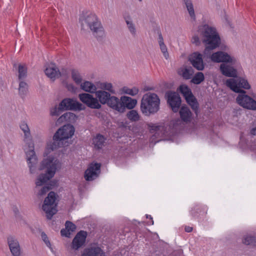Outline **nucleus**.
I'll return each mask as SVG.
<instances>
[{
	"mask_svg": "<svg viewBox=\"0 0 256 256\" xmlns=\"http://www.w3.org/2000/svg\"><path fill=\"white\" fill-rule=\"evenodd\" d=\"M194 71L192 68L190 67V68H184L182 70V78L185 80H189L191 78Z\"/></svg>",
	"mask_w": 256,
	"mask_h": 256,
	"instance_id": "34",
	"label": "nucleus"
},
{
	"mask_svg": "<svg viewBox=\"0 0 256 256\" xmlns=\"http://www.w3.org/2000/svg\"><path fill=\"white\" fill-rule=\"evenodd\" d=\"M180 92L184 97L186 102L190 106L191 108L197 113L198 108V103L196 98L192 94L191 90L185 84L181 85L179 88Z\"/></svg>",
	"mask_w": 256,
	"mask_h": 256,
	"instance_id": "8",
	"label": "nucleus"
},
{
	"mask_svg": "<svg viewBox=\"0 0 256 256\" xmlns=\"http://www.w3.org/2000/svg\"><path fill=\"white\" fill-rule=\"evenodd\" d=\"M180 115L182 120L186 123L191 121L192 113L187 106H182L180 110Z\"/></svg>",
	"mask_w": 256,
	"mask_h": 256,
	"instance_id": "24",
	"label": "nucleus"
},
{
	"mask_svg": "<svg viewBox=\"0 0 256 256\" xmlns=\"http://www.w3.org/2000/svg\"><path fill=\"white\" fill-rule=\"evenodd\" d=\"M52 188L51 186H45L41 188L40 191L38 192V194L40 196H42L48 192Z\"/></svg>",
	"mask_w": 256,
	"mask_h": 256,
	"instance_id": "43",
	"label": "nucleus"
},
{
	"mask_svg": "<svg viewBox=\"0 0 256 256\" xmlns=\"http://www.w3.org/2000/svg\"><path fill=\"white\" fill-rule=\"evenodd\" d=\"M80 88L84 91L89 93L96 94V86L89 81H86L80 84Z\"/></svg>",
	"mask_w": 256,
	"mask_h": 256,
	"instance_id": "27",
	"label": "nucleus"
},
{
	"mask_svg": "<svg viewBox=\"0 0 256 256\" xmlns=\"http://www.w3.org/2000/svg\"><path fill=\"white\" fill-rule=\"evenodd\" d=\"M124 20L126 24V28L132 37L136 36V28L132 20V18L129 14L124 16Z\"/></svg>",
	"mask_w": 256,
	"mask_h": 256,
	"instance_id": "22",
	"label": "nucleus"
},
{
	"mask_svg": "<svg viewBox=\"0 0 256 256\" xmlns=\"http://www.w3.org/2000/svg\"><path fill=\"white\" fill-rule=\"evenodd\" d=\"M72 78L74 81L77 84H81L82 78L80 73L77 70H72Z\"/></svg>",
	"mask_w": 256,
	"mask_h": 256,
	"instance_id": "37",
	"label": "nucleus"
},
{
	"mask_svg": "<svg viewBox=\"0 0 256 256\" xmlns=\"http://www.w3.org/2000/svg\"><path fill=\"white\" fill-rule=\"evenodd\" d=\"M226 84L232 91L240 93L236 98L239 105L248 110H256V101L246 94V91L242 90H248L250 88L247 80L243 78H239L236 80L228 79L226 80Z\"/></svg>",
	"mask_w": 256,
	"mask_h": 256,
	"instance_id": "1",
	"label": "nucleus"
},
{
	"mask_svg": "<svg viewBox=\"0 0 256 256\" xmlns=\"http://www.w3.org/2000/svg\"><path fill=\"white\" fill-rule=\"evenodd\" d=\"M28 92V84L24 81H20L19 83L18 92L20 96L24 98Z\"/></svg>",
	"mask_w": 256,
	"mask_h": 256,
	"instance_id": "29",
	"label": "nucleus"
},
{
	"mask_svg": "<svg viewBox=\"0 0 256 256\" xmlns=\"http://www.w3.org/2000/svg\"><path fill=\"white\" fill-rule=\"evenodd\" d=\"M80 100L88 107L92 109H100L102 105L97 98L88 93H82L78 94Z\"/></svg>",
	"mask_w": 256,
	"mask_h": 256,
	"instance_id": "11",
	"label": "nucleus"
},
{
	"mask_svg": "<svg viewBox=\"0 0 256 256\" xmlns=\"http://www.w3.org/2000/svg\"><path fill=\"white\" fill-rule=\"evenodd\" d=\"M101 164L100 163L90 164L84 172V178L88 181L96 179L100 173Z\"/></svg>",
	"mask_w": 256,
	"mask_h": 256,
	"instance_id": "14",
	"label": "nucleus"
},
{
	"mask_svg": "<svg viewBox=\"0 0 256 256\" xmlns=\"http://www.w3.org/2000/svg\"><path fill=\"white\" fill-rule=\"evenodd\" d=\"M154 88L152 87L148 86H145L144 88V91H148L150 90H153Z\"/></svg>",
	"mask_w": 256,
	"mask_h": 256,
	"instance_id": "50",
	"label": "nucleus"
},
{
	"mask_svg": "<svg viewBox=\"0 0 256 256\" xmlns=\"http://www.w3.org/2000/svg\"><path fill=\"white\" fill-rule=\"evenodd\" d=\"M80 256H106V254L100 248L91 246L84 249Z\"/></svg>",
	"mask_w": 256,
	"mask_h": 256,
	"instance_id": "19",
	"label": "nucleus"
},
{
	"mask_svg": "<svg viewBox=\"0 0 256 256\" xmlns=\"http://www.w3.org/2000/svg\"><path fill=\"white\" fill-rule=\"evenodd\" d=\"M20 128L24 133V141L28 146V150L26 151V162L32 174H35L36 171L38 158L34 149V144L32 141L30 132L28 125L25 122L20 124Z\"/></svg>",
	"mask_w": 256,
	"mask_h": 256,
	"instance_id": "5",
	"label": "nucleus"
},
{
	"mask_svg": "<svg viewBox=\"0 0 256 256\" xmlns=\"http://www.w3.org/2000/svg\"><path fill=\"white\" fill-rule=\"evenodd\" d=\"M221 73L227 77L234 78L232 79L236 80L240 78L237 76V70L233 66L226 64H222L220 67Z\"/></svg>",
	"mask_w": 256,
	"mask_h": 256,
	"instance_id": "18",
	"label": "nucleus"
},
{
	"mask_svg": "<svg viewBox=\"0 0 256 256\" xmlns=\"http://www.w3.org/2000/svg\"><path fill=\"white\" fill-rule=\"evenodd\" d=\"M100 88L103 90H108L110 92H111L112 94H114L115 90L113 88L112 85L111 83L108 82H102L100 84Z\"/></svg>",
	"mask_w": 256,
	"mask_h": 256,
	"instance_id": "39",
	"label": "nucleus"
},
{
	"mask_svg": "<svg viewBox=\"0 0 256 256\" xmlns=\"http://www.w3.org/2000/svg\"><path fill=\"white\" fill-rule=\"evenodd\" d=\"M210 58L212 62L218 63L234 64L236 62L234 57L222 51H218L213 53Z\"/></svg>",
	"mask_w": 256,
	"mask_h": 256,
	"instance_id": "10",
	"label": "nucleus"
},
{
	"mask_svg": "<svg viewBox=\"0 0 256 256\" xmlns=\"http://www.w3.org/2000/svg\"><path fill=\"white\" fill-rule=\"evenodd\" d=\"M87 233L84 230H80L77 233L74 238L71 245L72 248L78 250L85 243Z\"/></svg>",
	"mask_w": 256,
	"mask_h": 256,
	"instance_id": "16",
	"label": "nucleus"
},
{
	"mask_svg": "<svg viewBox=\"0 0 256 256\" xmlns=\"http://www.w3.org/2000/svg\"><path fill=\"white\" fill-rule=\"evenodd\" d=\"M18 78L20 80L25 78L27 76V68L26 65L18 64Z\"/></svg>",
	"mask_w": 256,
	"mask_h": 256,
	"instance_id": "31",
	"label": "nucleus"
},
{
	"mask_svg": "<svg viewBox=\"0 0 256 256\" xmlns=\"http://www.w3.org/2000/svg\"><path fill=\"white\" fill-rule=\"evenodd\" d=\"M148 127L150 128L151 131L158 132L160 130L162 127L160 126H156L153 124H148Z\"/></svg>",
	"mask_w": 256,
	"mask_h": 256,
	"instance_id": "46",
	"label": "nucleus"
},
{
	"mask_svg": "<svg viewBox=\"0 0 256 256\" xmlns=\"http://www.w3.org/2000/svg\"><path fill=\"white\" fill-rule=\"evenodd\" d=\"M204 80V76L202 72H198L194 76L191 82L196 84H199Z\"/></svg>",
	"mask_w": 256,
	"mask_h": 256,
	"instance_id": "32",
	"label": "nucleus"
},
{
	"mask_svg": "<svg viewBox=\"0 0 256 256\" xmlns=\"http://www.w3.org/2000/svg\"><path fill=\"white\" fill-rule=\"evenodd\" d=\"M192 215L194 217L195 216V215H194L192 212Z\"/></svg>",
	"mask_w": 256,
	"mask_h": 256,
	"instance_id": "53",
	"label": "nucleus"
},
{
	"mask_svg": "<svg viewBox=\"0 0 256 256\" xmlns=\"http://www.w3.org/2000/svg\"><path fill=\"white\" fill-rule=\"evenodd\" d=\"M45 74L48 77L54 80L62 76L59 69L54 64H52L46 68Z\"/></svg>",
	"mask_w": 256,
	"mask_h": 256,
	"instance_id": "21",
	"label": "nucleus"
},
{
	"mask_svg": "<svg viewBox=\"0 0 256 256\" xmlns=\"http://www.w3.org/2000/svg\"><path fill=\"white\" fill-rule=\"evenodd\" d=\"M41 237L43 241L44 242L47 246H48L50 249L51 248V244L48 240V238L47 235L44 232H42L41 233Z\"/></svg>",
	"mask_w": 256,
	"mask_h": 256,
	"instance_id": "41",
	"label": "nucleus"
},
{
	"mask_svg": "<svg viewBox=\"0 0 256 256\" xmlns=\"http://www.w3.org/2000/svg\"><path fill=\"white\" fill-rule=\"evenodd\" d=\"M62 140L58 138H55L54 135L53 136V141L50 142L47 145L48 150H54L59 147L62 146Z\"/></svg>",
	"mask_w": 256,
	"mask_h": 256,
	"instance_id": "30",
	"label": "nucleus"
},
{
	"mask_svg": "<svg viewBox=\"0 0 256 256\" xmlns=\"http://www.w3.org/2000/svg\"><path fill=\"white\" fill-rule=\"evenodd\" d=\"M160 48L162 52L163 53L164 58L167 59L168 56V54L167 50V48L164 44H160Z\"/></svg>",
	"mask_w": 256,
	"mask_h": 256,
	"instance_id": "44",
	"label": "nucleus"
},
{
	"mask_svg": "<svg viewBox=\"0 0 256 256\" xmlns=\"http://www.w3.org/2000/svg\"><path fill=\"white\" fill-rule=\"evenodd\" d=\"M140 1H142V0H140Z\"/></svg>",
	"mask_w": 256,
	"mask_h": 256,
	"instance_id": "55",
	"label": "nucleus"
},
{
	"mask_svg": "<svg viewBox=\"0 0 256 256\" xmlns=\"http://www.w3.org/2000/svg\"><path fill=\"white\" fill-rule=\"evenodd\" d=\"M138 88L136 87H133L132 88H130L126 86H124L122 88V92L126 94L132 96L136 95L138 92Z\"/></svg>",
	"mask_w": 256,
	"mask_h": 256,
	"instance_id": "38",
	"label": "nucleus"
},
{
	"mask_svg": "<svg viewBox=\"0 0 256 256\" xmlns=\"http://www.w3.org/2000/svg\"><path fill=\"white\" fill-rule=\"evenodd\" d=\"M120 103L121 98L119 99L116 96H112L106 104L112 110L120 113V110L123 108Z\"/></svg>",
	"mask_w": 256,
	"mask_h": 256,
	"instance_id": "23",
	"label": "nucleus"
},
{
	"mask_svg": "<svg viewBox=\"0 0 256 256\" xmlns=\"http://www.w3.org/2000/svg\"><path fill=\"white\" fill-rule=\"evenodd\" d=\"M65 226L66 229H68L70 232H74L76 229V225L70 221H66Z\"/></svg>",
	"mask_w": 256,
	"mask_h": 256,
	"instance_id": "40",
	"label": "nucleus"
},
{
	"mask_svg": "<svg viewBox=\"0 0 256 256\" xmlns=\"http://www.w3.org/2000/svg\"><path fill=\"white\" fill-rule=\"evenodd\" d=\"M74 131L75 128L72 125L65 124L56 132L54 134V138L62 141L72 138L74 134Z\"/></svg>",
	"mask_w": 256,
	"mask_h": 256,
	"instance_id": "12",
	"label": "nucleus"
},
{
	"mask_svg": "<svg viewBox=\"0 0 256 256\" xmlns=\"http://www.w3.org/2000/svg\"><path fill=\"white\" fill-rule=\"evenodd\" d=\"M186 7L188 12L190 16L194 20H196V15L194 8V6L192 0H182Z\"/></svg>",
	"mask_w": 256,
	"mask_h": 256,
	"instance_id": "28",
	"label": "nucleus"
},
{
	"mask_svg": "<svg viewBox=\"0 0 256 256\" xmlns=\"http://www.w3.org/2000/svg\"><path fill=\"white\" fill-rule=\"evenodd\" d=\"M16 64H14V67H16Z\"/></svg>",
	"mask_w": 256,
	"mask_h": 256,
	"instance_id": "54",
	"label": "nucleus"
},
{
	"mask_svg": "<svg viewBox=\"0 0 256 256\" xmlns=\"http://www.w3.org/2000/svg\"><path fill=\"white\" fill-rule=\"evenodd\" d=\"M189 61L192 66L198 70H202L204 68L202 55L198 52L192 53L189 58Z\"/></svg>",
	"mask_w": 256,
	"mask_h": 256,
	"instance_id": "15",
	"label": "nucleus"
},
{
	"mask_svg": "<svg viewBox=\"0 0 256 256\" xmlns=\"http://www.w3.org/2000/svg\"><path fill=\"white\" fill-rule=\"evenodd\" d=\"M160 99L155 93L144 94L140 101V110L143 114L150 116L156 114L160 109Z\"/></svg>",
	"mask_w": 256,
	"mask_h": 256,
	"instance_id": "6",
	"label": "nucleus"
},
{
	"mask_svg": "<svg viewBox=\"0 0 256 256\" xmlns=\"http://www.w3.org/2000/svg\"><path fill=\"white\" fill-rule=\"evenodd\" d=\"M127 118L132 122H136L140 120V116L136 110H130L126 114Z\"/></svg>",
	"mask_w": 256,
	"mask_h": 256,
	"instance_id": "33",
	"label": "nucleus"
},
{
	"mask_svg": "<svg viewBox=\"0 0 256 256\" xmlns=\"http://www.w3.org/2000/svg\"><path fill=\"white\" fill-rule=\"evenodd\" d=\"M84 106L76 100L66 98L60 103V109L62 110H84Z\"/></svg>",
	"mask_w": 256,
	"mask_h": 256,
	"instance_id": "9",
	"label": "nucleus"
},
{
	"mask_svg": "<svg viewBox=\"0 0 256 256\" xmlns=\"http://www.w3.org/2000/svg\"><path fill=\"white\" fill-rule=\"evenodd\" d=\"M56 200V194L54 192H50L44 200L42 209L46 212V216L48 220H50L57 212V203Z\"/></svg>",
	"mask_w": 256,
	"mask_h": 256,
	"instance_id": "7",
	"label": "nucleus"
},
{
	"mask_svg": "<svg viewBox=\"0 0 256 256\" xmlns=\"http://www.w3.org/2000/svg\"><path fill=\"white\" fill-rule=\"evenodd\" d=\"M167 102L174 112H178L181 104V98L179 95L174 92L168 91L166 94Z\"/></svg>",
	"mask_w": 256,
	"mask_h": 256,
	"instance_id": "13",
	"label": "nucleus"
},
{
	"mask_svg": "<svg viewBox=\"0 0 256 256\" xmlns=\"http://www.w3.org/2000/svg\"><path fill=\"white\" fill-rule=\"evenodd\" d=\"M61 167L60 160L52 156L44 158L40 162L39 170H46V173L39 175L36 182V186H42L45 182L52 178L56 170Z\"/></svg>",
	"mask_w": 256,
	"mask_h": 256,
	"instance_id": "4",
	"label": "nucleus"
},
{
	"mask_svg": "<svg viewBox=\"0 0 256 256\" xmlns=\"http://www.w3.org/2000/svg\"><path fill=\"white\" fill-rule=\"evenodd\" d=\"M7 240L12 255L13 256H20L22 253L21 248L18 240L13 236H9Z\"/></svg>",
	"mask_w": 256,
	"mask_h": 256,
	"instance_id": "17",
	"label": "nucleus"
},
{
	"mask_svg": "<svg viewBox=\"0 0 256 256\" xmlns=\"http://www.w3.org/2000/svg\"><path fill=\"white\" fill-rule=\"evenodd\" d=\"M137 100L136 99L132 98L127 96H121V105L123 108L122 110H120V113L124 112L126 108L132 110L134 108L136 104Z\"/></svg>",
	"mask_w": 256,
	"mask_h": 256,
	"instance_id": "20",
	"label": "nucleus"
},
{
	"mask_svg": "<svg viewBox=\"0 0 256 256\" xmlns=\"http://www.w3.org/2000/svg\"><path fill=\"white\" fill-rule=\"evenodd\" d=\"M106 138L103 135L98 134L93 138L92 144L96 148L100 150L102 148L106 143Z\"/></svg>",
	"mask_w": 256,
	"mask_h": 256,
	"instance_id": "26",
	"label": "nucleus"
},
{
	"mask_svg": "<svg viewBox=\"0 0 256 256\" xmlns=\"http://www.w3.org/2000/svg\"><path fill=\"white\" fill-rule=\"evenodd\" d=\"M82 28H88L98 41L102 40L105 37L104 28L98 16L94 12H87L83 13L79 18Z\"/></svg>",
	"mask_w": 256,
	"mask_h": 256,
	"instance_id": "2",
	"label": "nucleus"
},
{
	"mask_svg": "<svg viewBox=\"0 0 256 256\" xmlns=\"http://www.w3.org/2000/svg\"><path fill=\"white\" fill-rule=\"evenodd\" d=\"M250 134L254 136L256 135V127L254 128H252L250 130Z\"/></svg>",
	"mask_w": 256,
	"mask_h": 256,
	"instance_id": "51",
	"label": "nucleus"
},
{
	"mask_svg": "<svg viewBox=\"0 0 256 256\" xmlns=\"http://www.w3.org/2000/svg\"><path fill=\"white\" fill-rule=\"evenodd\" d=\"M192 228L190 227V226H186L185 227V231L187 232H192Z\"/></svg>",
	"mask_w": 256,
	"mask_h": 256,
	"instance_id": "49",
	"label": "nucleus"
},
{
	"mask_svg": "<svg viewBox=\"0 0 256 256\" xmlns=\"http://www.w3.org/2000/svg\"><path fill=\"white\" fill-rule=\"evenodd\" d=\"M76 118V116L70 112H67L64 114H62L60 118V119L61 120H65L68 122H71L72 120H75Z\"/></svg>",
	"mask_w": 256,
	"mask_h": 256,
	"instance_id": "35",
	"label": "nucleus"
},
{
	"mask_svg": "<svg viewBox=\"0 0 256 256\" xmlns=\"http://www.w3.org/2000/svg\"><path fill=\"white\" fill-rule=\"evenodd\" d=\"M242 242L246 245L256 246V237L252 236H246L244 238Z\"/></svg>",
	"mask_w": 256,
	"mask_h": 256,
	"instance_id": "36",
	"label": "nucleus"
},
{
	"mask_svg": "<svg viewBox=\"0 0 256 256\" xmlns=\"http://www.w3.org/2000/svg\"><path fill=\"white\" fill-rule=\"evenodd\" d=\"M191 42L196 46H200L202 44V40H200L198 36L194 35L192 37Z\"/></svg>",
	"mask_w": 256,
	"mask_h": 256,
	"instance_id": "42",
	"label": "nucleus"
},
{
	"mask_svg": "<svg viewBox=\"0 0 256 256\" xmlns=\"http://www.w3.org/2000/svg\"><path fill=\"white\" fill-rule=\"evenodd\" d=\"M158 42L159 45L160 44H164L163 37L162 36L161 32L158 33Z\"/></svg>",
	"mask_w": 256,
	"mask_h": 256,
	"instance_id": "48",
	"label": "nucleus"
},
{
	"mask_svg": "<svg viewBox=\"0 0 256 256\" xmlns=\"http://www.w3.org/2000/svg\"><path fill=\"white\" fill-rule=\"evenodd\" d=\"M63 110L62 109H60V105L58 106V108H57L55 107L50 111V114L52 116H58L60 114V112Z\"/></svg>",
	"mask_w": 256,
	"mask_h": 256,
	"instance_id": "45",
	"label": "nucleus"
},
{
	"mask_svg": "<svg viewBox=\"0 0 256 256\" xmlns=\"http://www.w3.org/2000/svg\"><path fill=\"white\" fill-rule=\"evenodd\" d=\"M95 94L101 105L106 104L112 96L109 92L104 90H98Z\"/></svg>",
	"mask_w": 256,
	"mask_h": 256,
	"instance_id": "25",
	"label": "nucleus"
},
{
	"mask_svg": "<svg viewBox=\"0 0 256 256\" xmlns=\"http://www.w3.org/2000/svg\"><path fill=\"white\" fill-rule=\"evenodd\" d=\"M60 234L62 236H64L67 238H69L71 234V232L68 230L62 228L60 230Z\"/></svg>",
	"mask_w": 256,
	"mask_h": 256,
	"instance_id": "47",
	"label": "nucleus"
},
{
	"mask_svg": "<svg viewBox=\"0 0 256 256\" xmlns=\"http://www.w3.org/2000/svg\"><path fill=\"white\" fill-rule=\"evenodd\" d=\"M146 218H150V219H151V220H152V224H154V221H153V220H152V217L151 216H150V215H148V214H146Z\"/></svg>",
	"mask_w": 256,
	"mask_h": 256,
	"instance_id": "52",
	"label": "nucleus"
},
{
	"mask_svg": "<svg viewBox=\"0 0 256 256\" xmlns=\"http://www.w3.org/2000/svg\"><path fill=\"white\" fill-rule=\"evenodd\" d=\"M198 32L204 45V54H208L211 51L218 48L220 44V38L215 28L207 24L198 26Z\"/></svg>",
	"mask_w": 256,
	"mask_h": 256,
	"instance_id": "3",
	"label": "nucleus"
}]
</instances>
